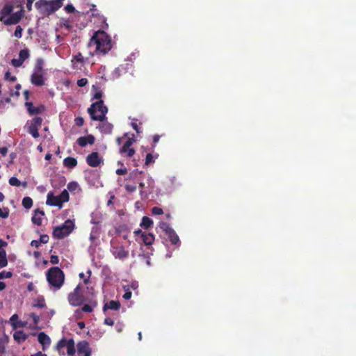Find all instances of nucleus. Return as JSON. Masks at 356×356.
<instances>
[{"mask_svg":"<svg viewBox=\"0 0 356 356\" xmlns=\"http://www.w3.org/2000/svg\"><path fill=\"white\" fill-rule=\"evenodd\" d=\"M81 311L84 312L90 313L93 311V307L90 305L86 304L82 307Z\"/></svg>","mask_w":356,"mask_h":356,"instance_id":"de8ad7c7","label":"nucleus"},{"mask_svg":"<svg viewBox=\"0 0 356 356\" xmlns=\"http://www.w3.org/2000/svg\"><path fill=\"white\" fill-rule=\"evenodd\" d=\"M92 8L90 9V11L91 12V17H95L97 19L102 15V14L99 13V11L95 8V6L92 5Z\"/></svg>","mask_w":356,"mask_h":356,"instance_id":"4c0bfd02","label":"nucleus"},{"mask_svg":"<svg viewBox=\"0 0 356 356\" xmlns=\"http://www.w3.org/2000/svg\"><path fill=\"white\" fill-rule=\"evenodd\" d=\"M95 137L92 135H88L86 136H81L77 139V144L81 147H85L88 144L92 145L95 143Z\"/></svg>","mask_w":356,"mask_h":356,"instance_id":"2eb2a0df","label":"nucleus"},{"mask_svg":"<svg viewBox=\"0 0 356 356\" xmlns=\"http://www.w3.org/2000/svg\"><path fill=\"white\" fill-rule=\"evenodd\" d=\"M127 173V170L126 168H120L116 170V174L118 175H124Z\"/></svg>","mask_w":356,"mask_h":356,"instance_id":"4d7b16f0","label":"nucleus"},{"mask_svg":"<svg viewBox=\"0 0 356 356\" xmlns=\"http://www.w3.org/2000/svg\"><path fill=\"white\" fill-rule=\"evenodd\" d=\"M30 317L33 319V323L37 325L40 321V316L34 313H31Z\"/></svg>","mask_w":356,"mask_h":356,"instance_id":"09e8293b","label":"nucleus"},{"mask_svg":"<svg viewBox=\"0 0 356 356\" xmlns=\"http://www.w3.org/2000/svg\"><path fill=\"white\" fill-rule=\"evenodd\" d=\"M86 161L90 167H97L101 163V159L99 156V154L95 152L87 156Z\"/></svg>","mask_w":356,"mask_h":356,"instance_id":"4468645a","label":"nucleus"},{"mask_svg":"<svg viewBox=\"0 0 356 356\" xmlns=\"http://www.w3.org/2000/svg\"><path fill=\"white\" fill-rule=\"evenodd\" d=\"M4 79L6 81H11V82H15L17 80L16 76H11L10 72L8 70L5 73Z\"/></svg>","mask_w":356,"mask_h":356,"instance_id":"37998d69","label":"nucleus"},{"mask_svg":"<svg viewBox=\"0 0 356 356\" xmlns=\"http://www.w3.org/2000/svg\"><path fill=\"white\" fill-rule=\"evenodd\" d=\"M75 123L77 126L81 127L84 123L83 118L81 117H77L75 118Z\"/></svg>","mask_w":356,"mask_h":356,"instance_id":"864d4df0","label":"nucleus"},{"mask_svg":"<svg viewBox=\"0 0 356 356\" xmlns=\"http://www.w3.org/2000/svg\"><path fill=\"white\" fill-rule=\"evenodd\" d=\"M50 262L52 264H58V262H59L58 257L57 255H51L50 257Z\"/></svg>","mask_w":356,"mask_h":356,"instance_id":"5fc2aeb1","label":"nucleus"},{"mask_svg":"<svg viewBox=\"0 0 356 356\" xmlns=\"http://www.w3.org/2000/svg\"><path fill=\"white\" fill-rule=\"evenodd\" d=\"M33 307L40 309L44 308L46 307L44 299L43 298H38L33 304Z\"/></svg>","mask_w":356,"mask_h":356,"instance_id":"72a5a7b5","label":"nucleus"},{"mask_svg":"<svg viewBox=\"0 0 356 356\" xmlns=\"http://www.w3.org/2000/svg\"><path fill=\"white\" fill-rule=\"evenodd\" d=\"M38 130L39 129H37V128H35V127H32L31 126H29L28 127V132L34 138H37L40 136V134H39V132H38Z\"/></svg>","mask_w":356,"mask_h":356,"instance_id":"c9c22d12","label":"nucleus"},{"mask_svg":"<svg viewBox=\"0 0 356 356\" xmlns=\"http://www.w3.org/2000/svg\"><path fill=\"white\" fill-rule=\"evenodd\" d=\"M111 253L115 259L124 260L129 257V252L124 246H113L111 248Z\"/></svg>","mask_w":356,"mask_h":356,"instance_id":"9d476101","label":"nucleus"},{"mask_svg":"<svg viewBox=\"0 0 356 356\" xmlns=\"http://www.w3.org/2000/svg\"><path fill=\"white\" fill-rule=\"evenodd\" d=\"M120 306L121 305L119 301L111 300L104 305L103 309L104 311H106L107 309L118 311L120 309Z\"/></svg>","mask_w":356,"mask_h":356,"instance_id":"412c9836","label":"nucleus"},{"mask_svg":"<svg viewBox=\"0 0 356 356\" xmlns=\"http://www.w3.org/2000/svg\"><path fill=\"white\" fill-rule=\"evenodd\" d=\"M24 61H22L19 58H13L11 60V64L15 67H19L22 65Z\"/></svg>","mask_w":356,"mask_h":356,"instance_id":"ea45409f","label":"nucleus"},{"mask_svg":"<svg viewBox=\"0 0 356 356\" xmlns=\"http://www.w3.org/2000/svg\"><path fill=\"white\" fill-rule=\"evenodd\" d=\"M73 67L74 69H81L84 64V58L82 54L79 52L76 55L74 56L72 59Z\"/></svg>","mask_w":356,"mask_h":356,"instance_id":"f3484780","label":"nucleus"},{"mask_svg":"<svg viewBox=\"0 0 356 356\" xmlns=\"http://www.w3.org/2000/svg\"><path fill=\"white\" fill-rule=\"evenodd\" d=\"M24 10H21L15 13H11L6 19L0 17L1 21L5 25H13L19 23L23 17Z\"/></svg>","mask_w":356,"mask_h":356,"instance_id":"1a4fd4ad","label":"nucleus"},{"mask_svg":"<svg viewBox=\"0 0 356 356\" xmlns=\"http://www.w3.org/2000/svg\"><path fill=\"white\" fill-rule=\"evenodd\" d=\"M123 289L124 290V293L123 295V298L125 300H129L131 298L132 293L130 291L129 285L123 286Z\"/></svg>","mask_w":356,"mask_h":356,"instance_id":"f704fd0d","label":"nucleus"},{"mask_svg":"<svg viewBox=\"0 0 356 356\" xmlns=\"http://www.w3.org/2000/svg\"><path fill=\"white\" fill-rule=\"evenodd\" d=\"M141 240L145 245H150L154 241V235L152 233L145 232L144 234H142Z\"/></svg>","mask_w":356,"mask_h":356,"instance_id":"4be33fe9","label":"nucleus"},{"mask_svg":"<svg viewBox=\"0 0 356 356\" xmlns=\"http://www.w3.org/2000/svg\"><path fill=\"white\" fill-rule=\"evenodd\" d=\"M42 118L41 117L35 116L31 120L30 124L29 126L40 129L42 126Z\"/></svg>","mask_w":356,"mask_h":356,"instance_id":"cd10ccee","label":"nucleus"},{"mask_svg":"<svg viewBox=\"0 0 356 356\" xmlns=\"http://www.w3.org/2000/svg\"><path fill=\"white\" fill-rule=\"evenodd\" d=\"M153 225V221L147 216H143L140 224V227L145 229H148Z\"/></svg>","mask_w":356,"mask_h":356,"instance_id":"a878e982","label":"nucleus"},{"mask_svg":"<svg viewBox=\"0 0 356 356\" xmlns=\"http://www.w3.org/2000/svg\"><path fill=\"white\" fill-rule=\"evenodd\" d=\"M65 10L69 13H72L74 12L75 10V8L73 6L72 4H67L65 8Z\"/></svg>","mask_w":356,"mask_h":356,"instance_id":"6e6d98bb","label":"nucleus"},{"mask_svg":"<svg viewBox=\"0 0 356 356\" xmlns=\"http://www.w3.org/2000/svg\"><path fill=\"white\" fill-rule=\"evenodd\" d=\"M13 338L17 343H19L27 339L28 334H26L22 330H17L14 333Z\"/></svg>","mask_w":356,"mask_h":356,"instance_id":"5701e85b","label":"nucleus"},{"mask_svg":"<svg viewBox=\"0 0 356 356\" xmlns=\"http://www.w3.org/2000/svg\"><path fill=\"white\" fill-rule=\"evenodd\" d=\"M44 216V211L40 209L34 211V215L31 218L33 224L40 226L42 225V217Z\"/></svg>","mask_w":356,"mask_h":356,"instance_id":"6ab92c4d","label":"nucleus"},{"mask_svg":"<svg viewBox=\"0 0 356 356\" xmlns=\"http://www.w3.org/2000/svg\"><path fill=\"white\" fill-rule=\"evenodd\" d=\"M38 339L39 343L42 344L43 350H45L46 348L51 343L49 337L44 332H40L38 336Z\"/></svg>","mask_w":356,"mask_h":356,"instance_id":"a211bd4d","label":"nucleus"},{"mask_svg":"<svg viewBox=\"0 0 356 356\" xmlns=\"http://www.w3.org/2000/svg\"><path fill=\"white\" fill-rule=\"evenodd\" d=\"M159 227L163 232H165L172 244H180V240L178 235L170 226L169 223L165 222H161L159 224Z\"/></svg>","mask_w":356,"mask_h":356,"instance_id":"6e6552de","label":"nucleus"},{"mask_svg":"<svg viewBox=\"0 0 356 356\" xmlns=\"http://www.w3.org/2000/svg\"><path fill=\"white\" fill-rule=\"evenodd\" d=\"M9 216V209L7 207L0 208V218H7Z\"/></svg>","mask_w":356,"mask_h":356,"instance_id":"a19ab883","label":"nucleus"},{"mask_svg":"<svg viewBox=\"0 0 356 356\" xmlns=\"http://www.w3.org/2000/svg\"><path fill=\"white\" fill-rule=\"evenodd\" d=\"M104 324L107 325H110V326H112L114 324V321L112 318H106L104 319Z\"/></svg>","mask_w":356,"mask_h":356,"instance_id":"bf43d9fd","label":"nucleus"},{"mask_svg":"<svg viewBox=\"0 0 356 356\" xmlns=\"http://www.w3.org/2000/svg\"><path fill=\"white\" fill-rule=\"evenodd\" d=\"M134 142V140L133 138H129L120 149V153L127 157L133 156L135 154V150L134 148H131V146L133 145Z\"/></svg>","mask_w":356,"mask_h":356,"instance_id":"9b49d317","label":"nucleus"},{"mask_svg":"<svg viewBox=\"0 0 356 356\" xmlns=\"http://www.w3.org/2000/svg\"><path fill=\"white\" fill-rule=\"evenodd\" d=\"M32 84L36 86H42L44 85V79L42 74L40 73H33L31 77Z\"/></svg>","mask_w":356,"mask_h":356,"instance_id":"dca6fc26","label":"nucleus"},{"mask_svg":"<svg viewBox=\"0 0 356 356\" xmlns=\"http://www.w3.org/2000/svg\"><path fill=\"white\" fill-rule=\"evenodd\" d=\"M77 351L79 355L91 356V348L86 341H82L77 344Z\"/></svg>","mask_w":356,"mask_h":356,"instance_id":"f8f14e48","label":"nucleus"},{"mask_svg":"<svg viewBox=\"0 0 356 356\" xmlns=\"http://www.w3.org/2000/svg\"><path fill=\"white\" fill-rule=\"evenodd\" d=\"M13 6L11 3H6L0 12V17L6 19L13 12Z\"/></svg>","mask_w":356,"mask_h":356,"instance_id":"aec40b11","label":"nucleus"},{"mask_svg":"<svg viewBox=\"0 0 356 356\" xmlns=\"http://www.w3.org/2000/svg\"><path fill=\"white\" fill-rule=\"evenodd\" d=\"M67 353L69 356H74L75 354L74 341L72 339H68L66 345Z\"/></svg>","mask_w":356,"mask_h":356,"instance_id":"393cba45","label":"nucleus"},{"mask_svg":"<svg viewBox=\"0 0 356 356\" xmlns=\"http://www.w3.org/2000/svg\"><path fill=\"white\" fill-rule=\"evenodd\" d=\"M43 70V60L41 58L37 60L36 64L34 67L35 73H40Z\"/></svg>","mask_w":356,"mask_h":356,"instance_id":"473e14b6","label":"nucleus"},{"mask_svg":"<svg viewBox=\"0 0 356 356\" xmlns=\"http://www.w3.org/2000/svg\"><path fill=\"white\" fill-rule=\"evenodd\" d=\"M95 45V52L97 54L103 55L108 53L112 48L111 38L105 31L99 30L93 34L88 42V47Z\"/></svg>","mask_w":356,"mask_h":356,"instance_id":"f257e3e1","label":"nucleus"},{"mask_svg":"<svg viewBox=\"0 0 356 356\" xmlns=\"http://www.w3.org/2000/svg\"><path fill=\"white\" fill-rule=\"evenodd\" d=\"M8 264V261L6 258V251L2 250H0V268L6 266Z\"/></svg>","mask_w":356,"mask_h":356,"instance_id":"c756f323","label":"nucleus"},{"mask_svg":"<svg viewBox=\"0 0 356 356\" xmlns=\"http://www.w3.org/2000/svg\"><path fill=\"white\" fill-rule=\"evenodd\" d=\"M152 163H154V156H153V155L152 154L148 153L146 155L145 163L146 165H149Z\"/></svg>","mask_w":356,"mask_h":356,"instance_id":"c03bdc74","label":"nucleus"},{"mask_svg":"<svg viewBox=\"0 0 356 356\" xmlns=\"http://www.w3.org/2000/svg\"><path fill=\"white\" fill-rule=\"evenodd\" d=\"M88 112L92 120L103 122L106 119L108 108L104 105L103 100H99L88 108Z\"/></svg>","mask_w":356,"mask_h":356,"instance_id":"7ed1b4c3","label":"nucleus"},{"mask_svg":"<svg viewBox=\"0 0 356 356\" xmlns=\"http://www.w3.org/2000/svg\"><path fill=\"white\" fill-rule=\"evenodd\" d=\"M49 236L47 234H42L40 237V241L41 243H47L49 241Z\"/></svg>","mask_w":356,"mask_h":356,"instance_id":"603ef678","label":"nucleus"},{"mask_svg":"<svg viewBox=\"0 0 356 356\" xmlns=\"http://www.w3.org/2000/svg\"><path fill=\"white\" fill-rule=\"evenodd\" d=\"M67 342H68V340H67L65 338H63L62 339H60L58 342L57 346H56L58 350H60L61 348L66 347Z\"/></svg>","mask_w":356,"mask_h":356,"instance_id":"58836bf2","label":"nucleus"},{"mask_svg":"<svg viewBox=\"0 0 356 356\" xmlns=\"http://www.w3.org/2000/svg\"><path fill=\"white\" fill-rule=\"evenodd\" d=\"M25 106L27 108V111L30 115H38L45 111V106L44 105H40L39 106H34L32 102H26Z\"/></svg>","mask_w":356,"mask_h":356,"instance_id":"ddd939ff","label":"nucleus"},{"mask_svg":"<svg viewBox=\"0 0 356 356\" xmlns=\"http://www.w3.org/2000/svg\"><path fill=\"white\" fill-rule=\"evenodd\" d=\"M13 276V273L10 271L6 272L2 271L0 272V280H2L3 278H10Z\"/></svg>","mask_w":356,"mask_h":356,"instance_id":"a18cd8bd","label":"nucleus"},{"mask_svg":"<svg viewBox=\"0 0 356 356\" xmlns=\"http://www.w3.org/2000/svg\"><path fill=\"white\" fill-rule=\"evenodd\" d=\"M22 206L26 209H29L33 206V200L30 197H25L22 200Z\"/></svg>","mask_w":356,"mask_h":356,"instance_id":"7c9ffc66","label":"nucleus"},{"mask_svg":"<svg viewBox=\"0 0 356 356\" xmlns=\"http://www.w3.org/2000/svg\"><path fill=\"white\" fill-rule=\"evenodd\" d=\"M152 213L153 215H161L163 213V209L160 207H154L152 209Z\"/></svg>","mask_w":356,"mask_h":356,"instance_id":"49530a36","label":"nucleus"},{"mask_svg":"<svg viewBox=\"0 0 356 356\" xmlns=\"http://www.w3.org/2000/svg\"><path fill=\"white\" fill-rule=\"evenodd\" d=\"M8 153V148L6 147H0V154L2 156H6Z\"/></svg>","mask_w":356,"mask_h":356,"instance_id":"338daca9","label":"nucleus"},{"mask_svg":"<svg viewBox=\"0 0 356 356\" xmlns=\"http://www.w3.org/2000/svg\"><path fill=\"white\" fill-rule=\"evenodd\" d=\"M35 0H27L26 1V8L29 11L32 10V4Z\"/></svg>","mask_w":356,"mask_h":356,"instance_id":"0e129e2a","label":"nucleus"},{"mask_svg":"<svg viewBox=\"0 0 356 356\" xmlns=\"http://www.w3.org/2000/svg\"><path fill=\"white\" fill-rule=\"evenodd\" d=\"M127 230V226L125 225H120L118 227L115 229V232L117 234H120L124 231Z\"/></svg>","mask_w":356,"mask_h":356,"instance_id":"13d9d810","label":"nucleus"},{"mask_svg":"<svg viewBox=\"0 0 356 356\" xmlns=\"http://www.w3.org/2000/svg\"><path fill=\"white\" fill-rule=\"evenodd\" d=\"M22 28L20 26H17L14 32V36L17 38H21L22 36Z\"/></svg>","mask_w":356,"mask_h":356,"instance_id":"79ce46f5","label":"nucleus"},{"mask_svg":"<svg viewBox=\"0 0 356 356\" xmlns=\"http://www.w3.org/2000/svg\"><path fill=\"white\" fill-rule=\"evenodd\" d=\"M76 186H77V184L76 182H70L67 185V188L70 191H73L76 188Z\"/></svg>","mask_w":356,"mask_h":356,"instance_id":"052dcab7","label":"nucleus"},{"mask_svg":"<svg viewBox=\"0 0 356 356\" xmlns=\"http://www.w3.org/2000/svg\"><path fill=\"white\" fill-rule=\"evenodd\" d=\"M125 189L129 193H133L136 191V186L135 185H130V184H126L125 185Z\"/></svg>","mask_w":356,"mask_h":356,"instance_id":"3c124183","label":"nucleus"},{"mask_svg":"<svg viewBox=\"0 0 356 356\" xmlns=\"http://www.w3.org/2000/svg\"><path fill=\"white\" fill-rule=\"evenodd\" d=\"M35 7L43 15H49L60 8L58 1L38 0Z\"/></svg>","mask_w":356,"mask_h":356,"instance_id":"20e7f679","label":"nucleus"},{"mask_svg":"<svg viewBox=\"0 0 356 356\" xmlns=\"http://www.w3.org/2000/svg\"><path fill=\"white\" fill-rule=\"evenodd\" d=\"M30 54H29V51L28 49H22L20 50L19 53V58L22 60V61H25L27 58H29Z\"/></svg>","mask_w":356,"mask_h":356,"instance_id":"2f4dec72","label":"nucleus"},{"mask_svg":"<svg viewBox=\"0 0 356 356\" xmlns=\"http://www.w3.org/2000/svg\"><path fill=\"white\" fill-rule=\"evenodd\" d=\"M88 82V79H86V78H82V79H79V80L77 81V85H78V86H79V87H83V86H86V85H87Z\"/></svg>","mask_w":356,"mask_h":356,"instance_id":"8fccbe9b","label":"nucleus"},{"mask_svg":"<svg viewBox=\"0 0 356 356\" xmlns=\"http://www.w3.org/2000/svg\"><path fill=\"white\" fill-rule=\"evenodd\" d=\"M131 127L138 134L141 132V130H140V127H138V125L137 124V123L131 122Z\"/></svg>","mask_w":356,"mask_h":356,"instance_id":"680f3d73","label":"nucleus"},{"mask_svg":"<svg viewBox=\"0 0 356 356\" xmlns=\"http://www.w3.org/2000/svg\"><path fill=\"white\" fill-rule=\"evenodd\" d=\"M74 229V223L70 220H67L60 225L56 227L52 232L53 237L58 239L63 238L68 236Z\"/></svg>","mask_w":356,"mask_h":356,"instance_id":"0eeeda50","label":"nucleus"},{"mask_svg":"<svg viewBox=\"0 0 356 356\" xmlns=\"http://www.w3.org/2000/svg\"><path fill=\"white\" fill-rule=\"evenodd\" d=\"M63 165L72 169L77 165V161L75 158L68 156L63 160Z\"/></svg>","mask_w":356,"mask_h":356,"instance_id":"b1692460","label":"nucleus"},{"mask_svg":"<svg viewBox=\"0 0 356 356\" xmlns=\"http://www.w3.org/2000/svg\"><path fill=\"white\" fill-rule=\"evenodd\" d=\"M47 280L54 290H59L64 284L65 274L57 266L50 268L46 273Z\"/></svg>","mask_w":356,"mask_h":356,"instance_id":"f03ea898","label":"nucleus"},{"mask_svg":"<svg viewBox=\"0 0 356 356\" xmlns=\"http://www.w3.org/2000/svg\"><path fill=\"white\" fill-rule=\"evenodd\" d=\"M102 92L101 90H98L97 91L95 95H94V99H99L101 100L100 99L102 98Z\"/></svg>","mask_w":356,"mask_h":356,"instance_id":"69168bd1","label":"nucleus"},{"mask_svg":"<svg viewBox=\"0 0 356 356\" xmlns=\"http://www.w3.org/2000/svg\"><path fill=\"white\" fill-rule=\"evenodd\" d=\"M113 126L109 122H103L100 127L101 131L106 134H110L112 132Z\"/></svg>","mask_w":356,"mask_h":356,"instance_id":"bb28decb","label":"nucleus"},{"mask_svg":"<svg viewBox=\"0 0 356 356\" xmlns=\"http://www.w3.org/2000/svg\"><path fill=\"white\" fill-rule=\"evenodd\" d=\"M106 18L103 15H102L98 19H97V21L96 22L97 23H99V27L102 29V30H106L108 29V23L106 22Z\"/></svg>","mask_w":356,"mask_h":356,"instance_id":"c85d7f7f","label":"nucleus"},{"mask_svg":"<svg viewBox=\"0 0 356 356\" xmlns=\"http://www.w3.org/2000/svg\"><path fill=\"white\" fill-rule=\"evenodd\" d=\"M70 196L67 190H63L59 195L55 196L53 193L49 192L47 195L46 204L52 207L62 208L63 203L69 201Z\"/></svg>","mask_w":356,"mask_h":356,"instance_id":"39448f33","label":"nucleus"},{"mask_svg":"<svg viewBox=\"0 0 356 356\" xmlns=\"http://www.w3.org/2000/svg\"><path fill=\"white\" fill-rule=\"evenodd\" d=\"M160 136L159 135H155L153 137V147H155L156 144L159 141Z\"/></svg>","mask_w":356,"mask_h":356,"instance_id":"774afa93","label":"nucleus"},{"mask_svg":"<svg viewBox=\"0 0 356 356\" xmlns=\"http://www.w3.org/2000/svg\"><path fill=\"white\" fill-rule=\"evenodd\" d=\"M40 244V240H33L31 243V245L35 248H38Z\"/></svg>","mask_w":356,"mask_h":356,"instance_id":"e2e57ef3","label":"nucleus"},{"mask_svg":"<svg viewBox=\"0 0 356 356\" xmlns=\"http://www.w3.org/2000/svg\"><path fill=\"white\" fill-rule=\"evenodd\" d=\"M10 185L13 186L19 187L21 186L22 183L21 181L15 177H12L9 179L8 181Z\"/></svg>","mask_w":356,"mask_h":356,"instance_id":"e433bc0d","label":"nucleus"},{"mask_svg":"<svg viewBox=\"0 0 356 356\" xmlns=\"http://www.w3.org/2000/svg\"><path fill=\"white\" fill-rule=\"evenodd\" d=\"M81 284H78L73 291L70 292L67 296V300L70 305L78 307L82 305L84 302H87L83 293L81 291Z\"/></svg>","mask_w":356,"mask_h":356,"instance_id":"423d86ee","label":"nucleus"}]
</instances>
